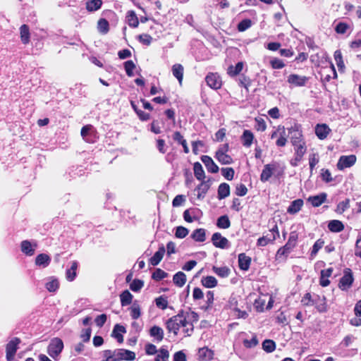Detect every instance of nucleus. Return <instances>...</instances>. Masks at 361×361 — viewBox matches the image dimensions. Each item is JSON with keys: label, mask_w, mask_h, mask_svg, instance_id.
Returning <instances> with one entry per match:
<instances>
[{"label": "nucleus", "mask_w": 361, "mask_h": 361, "mask_svg": "<svg viewBox=\"0 0 361 361\" xmlns=\"http://www.w3.org/2000/svg\"><path fill=\"white\" fill-rule=\"evenodd\" d=\"M196 212L197 210L195 209H189L185 210L183 215L184 220L188 223H192L194 221H197L198 217L196 215Z\"/></svg>", "instance_id": "33"}, {"label": "nucleus", "mask_w": 361, "mask_h": 361, "mask_svg": "<svg viewBox=\"0 0 361 361\" xmlns=\"http://www.w3.org/2000/svg\"><path fill=\"white\" fill-rule=\"evenodd\" d=\"M240 139L244 147H250L253 142L254 135L250 130H245Z\"/></svg>", "instance_id": "23"}, {"label": "nucleus", "mask_w": 361, "mask_h": 361, "mask_svg": "<svg viewBox=\"0 0 361 361\" xmlns=\"http://www.w3.org/2000/svg\"><path fill=\"white\" fill-rule=\"evenodd\" d=\"M202 285L207 288H212L217 286V280L214 276H207L201 279Z\"/></svg>", "instance_id": "31"}, {"label": "nucleus", "mask_w": 361, "mask_h": 361, "mask_svg": "<svg viewBox=\"0 0 361 361\" xmlns=\"http://www.w3.org/2000/svg\"><path fill=\"white\" fill-rule=\"evenodd\" d=\"M348 28H349V25L347 23L340 22L336 25V26L335 27V31L338 34H345L347 32Z\"/></svg>", "instance_id": "64"}, {"label": "nucleus", "mask_w": 361, "mask_h": 361, "mask_svg": "<svg viewBox=\"0 0 361 361\" xmlns=\"http://www.w3.org/2000/svg\"><path fill=\"white\" fill-rule=\"evenodd\" d=\"M205 81L207 85L214 90H219L222 85L221 77L217 73H209L205 78Z\"/></svg>", "instance_id": "9"}, {"label": "nucleus", "mask_w": 361, "mask_h": 361, "mask_svg": "<svg viewBox=\"0 0 361 361\" xmlns=\"http://www.w3.org/2000/svg\"><path fill=\"white\" fill-rule=\"evenodd\" d=\"M279 237V231L276 224L269 230V233L259 238L257 241V245L264 247L269 243H273Z\"/></svg>", "instance_id": "4"}, {"label": "nucleus", "mask_w": 361, "mask_h": 361, "mask_svg": "<svg viewBox=\"0 0 361 361\" xmlns=\"http://www.w3.org/2000/svg\"><path fill=\"white\" fill-rule=\"evenodd\" d=\"M303 205V200L302 199H297L291 202L290 204L287 209V212L290 214H295L298 213Z\"/></svg>", "instance_id": "26"}, {"label": "nucleus", "mask_w": 361, "mask_h": 361, "mask_svg": "<svg viewBox=\"0 0 361 361\" xmlns=\"http://www.w3.org/2000/svg\"><path fill=\"white\" fill-rule=\"evenodd\" d=\"M222 176L228 180L233 179L235 171L233 168H222L221 169Z\"/></svg>", "instance_id": "56"}, {"label": "nucleus", "mask_w": 361, "mask_h": 361, "mask_svg": "<svg viewBox=\"0 0 361 361\" xmlns=\"http://www.w3.org/2000/svg\"><path fill=\"white\" fill-rule=\"evenodd\" d=\"M356 159V156L354 154L343 155L340 157L338 161L336 164L337 169L341 171L344 169L350 168L355 164Z\"/></svg>", "instance_id": "8"}, {"label": "nucleus", "mask_w": 361, "mask_h": 361, "mask_svg": "<svg viewBox=\"0 0 361 361\" xmlns=\"http://www.w3.org/2000/svg\"><path fill=\"white\" fill-rule=\"evenodd\" d=\"M172 73L175 78L181 83L183 77V67L179 63H176L172 67Z\"/></svg>", "instance_id": "40"}, {"label": "nucleus", "mask_w": 361, "mask_h": 361, "mask_svg": "<svg viewBox=\"0 0 361 361\" xmlns=\"http://www.w3.org/2000/svg\"><path fill=\"white\" fill-rule=\"evenodd\" d=\"M51 262L50 257L44 253L38 255L35 258V264L39 267L45 268Z\"/></svg>", "instance_id": "21"}, {"label": "nucleus", "mask_w": 361, "mask_h": 361, "mask_svg": "<svg viewBox=\"0 0 361 361\" xmlns=\"http://www.w3.org/2000/svg\"><path fill=\"white\" fill-rule=\"evenodd\" d=\"M262 348L267 353H272L276 348V343L272 340L267 339L262 343Z\"/></svg>", "instance_id": "50"}, {"label": "nucleus", "mask_w": 361, "mask_h": 361, "mask_svg": "<svg viewBox=\"0 0 361 361\" xmlns=\"http://www.w3.org/2000/svg\"><path fill=\"white\" fill-rule=\"evenodd\" d=\"M20 343V339L14 338L10 341L6 346V357L7 361H12L18 350V345Z\"/></svg>", "instance_id": "7"}, {"label": "nucleus", "mask_w": 361, "mask_h": 361, "mask_svg": "<svg viewBox=\"0 0 361 361\" xmlns=\"http://www.w3.org/2000/svg\"><path fill=\"white\" fill-rule=\"evenodd\" d=\"M97 28L99 32L106 34L109 30V22L104 18L99 19L97 23Z\"/></svg>", "instance_id": "46"}, {"label": "nucleus", "mask_w": 361, "mask_h": 361, "mask_svg": "<svg viewBox=\"0 0 361 361\" xmlns=\"http://www.w3.org/2000/svg\"><path fill=\"white\" fill-rule=\"evenodd\" d=\"M149 334L151 337L154 338L157 342H161L164 339V330L158 326H153L149 329Z\"/></svg>", "instance_id": "16"}, {"label": "nucleus", "mask_w": 361, "mask_h": 361, "mask_svg": "<svg viewBox=\"0 0 361 361\" xmlns=\"http://www.w3.org/2000/svg\"><path fill=\"white\" fill-rule=\"evenodd\" d=\"M354 278L350 269H344L343 276L341 278L338 283V288L341 290L347 291L353 285Z\"/></svg>", "instance_id": "5"}, {"label": "nucleus", "mask_w": 361, "mask_h": 361, "mask_svg": "<svg viewBox=\"0 0 361 361\" xmlns=\"http://www.w3.org/2000/svg\"><path fill=\"white\" fill-rule=\"evenodd\" d=\"M252 25V21L250 19L246 18L241 20L238 25V30L239 32H244Z\"/></svg>", "instance_id": "55"}, {"label": "nucleus", "mask_w": 361, "mask_h": 361, "mask_svg": "<svg viewBox=\"0 0 361 361\" xmlns=\"http://www.w3.org/2000/svg\"><path fill=\"white\" fill-rule=\"evenodd\" d=\"M270 64L274 69H281L285 66L284 62L278 58H274L270 61Z\"/></svg>", "instance_id": "63"}, {"label": "nucleus", "mask_w": 361, "mask_h": 361, "mask_svg": "<svg viewBox=\"0 0 361 361\" xmlns=\"http://www.w3.org/2000/svg\"><path fill=\"white\" fill-rule=\"evenodd\" d=\"M102 5V0H90L86 2V8L88 11L93 12L99 10Z\"/></svg>", "instance_id": "41"}, {"label": "nucleus", "mask_w": 361, "mask_h": 361, "mask_svg": "<svg viewBox=\"0 0 361 361\" xmlns=\"http://www.w3.org/2000/svg\"><path fill=\"white\" fill-rule=\"evenodd\" d=\"M194 175L195 178L199 180H204L205 178V173L203 168L200 162H195L193 165Z\"/></svg>", "instance_id": "36"}, {"label": "nucleus", "mask_w": 361, "mask_h": 361, "mask_svg": "<svg viewBox=\"0 0 361 361\" xmlns=\"http://www.w3.org/2000/svg\"><path fill=\"white\" fill-rule=\"evenodd\" d=\"M130 27H137L139 25L138 18L133 11H129L126 16Z\"/></svg>", "instance_id": "42"}, {"label": "nucleus", "mask_w": 361, "mask_h": 361, "mask_svg": "<svg viewBox=\"0 0 361 361\" xmlns=\"http://www.w3.org/2000/svg\"><path fill=\"white\" fill-rule=\"evenodd\" d=\"M133 297V295L128 290L123 291L120 295L121 306L124 307L130 305L132 302Z\"/></svg>", "instance_id": "38"}, {"label": "nucleus", "mask_w": 361, "mask_h": 361, "mask_svg": "<svg viewBox=\"0 0 361 361\" xmlns=\"http://www.w3.org/2000/svg\"><path fill=\"white\" fill-rule=\"evenodd\" d=\"M305 154V153H302L300 150L298 152H294V157L290 161V165L294 167L297 166Z\"/></svg>", "instance_id": "60"}, {"label": "nucleus", "mask_w": 361, "mask_h": 361, "mask_svg": "<svg viewBox=\"0 0 361 361\" xmlns=\"http://www.w3.org/2000/svg\"><path fill=\"white\" fill-rule=\"evenodd\" d=\"M37 247V243H32L30 241L25 240L20 243V249L22 252L27 256H32L35 254V248Z\"/></svg>", "instance_id": "12"}, {"label": "nucleus", "mask_w": 361, "mask_h": 361, "mask_svg": "<svg viewBox=\"0 0 361 361\" xmlns=\"http://www.w3.org/2000/svg\"><path fill=\"white\" fill-rule=\"evenodd\" d=\"M291 249H290L286 245L281 247H280L276 254V260H284L288 257V254L291 252Z\"/></svg>", "instance_id": "39"}, {"label": "nucleus", "mask_w": 361, "mask_h": 361, "mask_svg": "<svg viewBox=\"0 0 361 361\" xmlns=\"http://www.w3.org/2000/svg\"><path fill=\"white\" fill-rule=\"evenodd\" d=\"M324 240L319 238L318 239L312 246V251L310 252V258L313 259L317 255L319 250L324 246Z\"/></svg>", "instance_id": "47"}, {"label": "nucleus", "mask_w": 361, "mask_h": 361, "mask_svg": "<svg viewBox=\"0 0 361 361\" xmlns=\"http://www.w3.org/2000/svg\"><path fill=\"white\" fill-rule=\"evenodd\" d=\"M124 68L128 76L132 77L134 75L133 70L135 68V64L131 60L127 61L124 63Z\"/></svg>", "instance_id": "52"}, {"label": "nucleus", "mask_w": 361, "mask_h": 361, "mask_svg": "<svg viewBox=\"0 0 361 361\" xmlns=\"http://www.w3.org/2000/svg\"><path fill=\"white\" fill-rule=\"evenodd\" d=\"M126 332V328L120 324H116L114 327L112 336L117 340L120 343L123 342V336L122 334Z\"/></svg>", "instance_id": "22"}, {"label": "nucleus", "mask_w": 361, "mask_h": 361, "mask_svg": "<svg viewBox=\"0 0 361 361\" xmlns=\"http://www.w3.org/2000/svg\"><path fill=\"white\" fill-rule=\"evenodd\" d=\"M251 264V258L245 253H240L238 255V265L241 270L247 271L249 269Z\"/></svg>", "instance_id": "20"}, {"label": "nucleus", "mask_w": 361, "mask_h": 361, "mask_svg": "<svg viewBox=\"0 0 361 361\" xmlns=\"http://www.w3.org/2000/svg\"><path fill=\"white\" fill-rule=\"evenodd\" d=\"M328 228L333 233H339L344 229V225L339 220H331L328 224Z\"/></svg>", "instance_id": "28"}, {"label": "nucleus", "mask_w": 361, "mask_h": 361, "mask_svg": "<svg viewBox=\"0 0 361 361\" xmlns=\"http://www.w3.org/2000/svg\"><path fill=\"white\" fill-rule=\"evenodd\" d=\"M214 352L208 348H202L199 350L198 357L202 361H209L213 358Z\"/></svg>", "instance_id": "27"}, {"label": "nucleus", "mask_w": 361, "mask_h": 361, "mask_svg": "<svg viewBox=\"0 0 361 361\" xmlns=\"http://www.w3.org/2000/svg\"><path fill=\"white\" fill-rule=\"evenodd\" d=\"M244 63L242 61L238 62L235 66L231 65L228 66L227 73L231 77H234L238 75L243 70Z\"/></svg>", "instance_id": "30"}, {"label": "nucleus", "mask_w": 361, "mask_h": 361, "mask_svg": "<svg viewBox=\"0 0 361 361\" xmlns=\"http://www.w3.org/2000/svg\"><path fill=\"white\" fill-rule=\"evenodd\" d=\"M190 237L195 242L202 243L206 240V231L204 228H197L193 231Z\"/></svg>", "instance_id": "25"}, {"label": "nucleus", "mask_w": 361, "mask_h": 361, "mask_svg": "<svg viewBox=\"0 0 361 361\" xmlns=\"http://www.w3.org/2000/svg\"><path fill=\"white\" fill-rule=\"evenodd\" d=\"M137 38L140 43L147 46L150 45L152 41V37L148 34L140 35Z\"/></svg>", "instance_id": "59"}, {"label": "nucleus", "mask_w": 361, "mask_h": 361, "mask_svg": "<svg viewBox=\"0 0 361 361\" xmlns=\"http://www.w3.org/2000/svg\"><path fill=\"white\" fill-rule=\"evenodd\" d=\"M63 348V343L61 338H53L47 348L48 354L53 358H56L61 353Z\"/></svg>", "instance_id": "6"}, {"label": "nucleus", "mask_w": 361, "mask_h": 361, "mask_svg": "<svg viewBox=\"0 0 361 361\" xmlns=\"http://www.w3.org/2000/svg\"><path fill=\"white\" fill-rule=\"evenodd\" d=\"M130 316L133 319H138L141 315V310L139 304L137 301L134 302L132 306L130 307Z\"/></svg>", "instance_id": "45"}, {"label": "nucleus", "mask_w": 361, "mask_h": 361, "mask_svg": "<svg viewBox=\"0 0 361 361\" xmlns=\"http://www.w3.org/2000/svg\"><path fill=\"white\" fill-rule=\"evenodd\" d=\"M349 208H350V200L347 198L345 200L340 202L337 204L336 212L338 214H341Z\"/></svg>", "instance_id": "48"}, {"label": "nucleus", "mask_w": 361, "mask_h": 361, "mask_svg": "<svg viewBox=\"0 0 361 361\" xmlns=\"http://www.w3.org/2000/svg\"><path fill=\"white\" fill-rule=\"evenodd\" d=\"M327 197V195L325 192H322L317 195L310 196L308 198V202L311 203V204L317 207L321 206L324 202H326Z\"/></svg>", "instance_id": "18"}, {"label": "nucleus", "mask_w": 361, "mask_h": 361, "mask_svg": "<svg viewBox=\"0 0 361 361\" xmlns=\"http://www.w3.org/2000/svg\"><path fill=\"white\" fill-rule=\"evenodd\" d=\"M78 268V262L76 261H73L71 262V266L69 269H68L66 271V277L68 281H73L76 276V270Z\"/></svg>", "instance_id": "32"}, {"label": "nucleus", "mask_w": 361, "mask_h": 361, "mask_svg": "<svg viewBox=\"0 0 361 361\" xmlns=\"http://www.w3.org/2000/svg\"><path fill=\"white\" fill-rule=\"evenodd\" d=\"M155 303L157 307L161 310H165L168 307V300L164 296H159V298H156Z\"/></svg>", "instance_id": "61"}, {"label": "nucleus", "mask_w": 361, "mask_h": 361, "mask_svg": "<svg viewBox=\"0 0 361 361\" xmlns=\"http://www.w3.org/2000/svg\"><path fill=\"white\" fill-rule=\"evenodd\" d=\"M334 59L339 71H342L345 68V65L343 61V56L340 50H336L334 52Z\"/></svg>", "instance_id": "51"}, {"label": "nucleus", "mask_w": 361, "mask_h": 361, "mask_svg": "<svg viewBox=\"0 0 361 361\" xmlns=\"http://www.w3.org/2000/svg\"><path fill=\"white\" fill-rule=\"evenodd\" d=\"M173 281L176 286L183 287L186 282V275L182 271H178L174 274Z\"/></svg>", "instance_id": "35"}, {"label": "nucleus", "mask_w": 361, "mask_h": 361, "mask_svg": "<svg viewBox=\"0 0 361 361\" xmlns=\"http://www.w3.org/2000/svg\"><path fill=\"white\" fill-rule=\"evenodd\" d=\"M288 130L289 133H293L290 137V142L294 147V152L300 150L302 153H306V143L303 139L302 131L298 129V126L295 125L288 128Z\"/></svg>", "instance_id": "3"}, {"label": "nucleus", "mask_w": 361, "mask_h": 361, "mask_svg": "<svg viewBox=\"0 0 361 361\" xmlns=\"http://www.w3.org/2000/svg\"><path fill=\"white\" fill-rule=\"evenodd\" d=\"M279 130L281 131V135H279V139L276 142V145L278 147H284L287 143L286 128L283 126H279Z\"/></svg>", "instance_id": "44"}, {"label": "nucleus", "mask_w": 361, "mask_h": 361, "mask_svg": "<svg viewBox=\"0 0 361 361\" xmlns=\"http://www.w3.org/2000/svg\"><path fill=\"white\" fill-rule=\"evenodd\" d=\"M144 286V282L140 279H135L130 285V289L134 292L139 291Z\"/></svg>", "instance_id": "62"}, {"label": "nucleus", "mask_w": 361, "mask_h": 361, "mask_svg": "<svg viewBox=\"0 0 361 361\" xmlns=\"http://www.w3.org/2000/svg\"><path fill=\"white\" fill-rule=\"evenodd\" d=\"M212 242L216 247L225 249L229 247L228 240L222 236L220 233H214L212 236Z\"/></svg>", "instance_id": "10"}, {"label": "nucleus", "mask_w": 361, "mask_h": 361, "mask_svg": "<svg viewBox=\"0 0 361 361\" xmlns=\"http://www.w3.org/2000/svg\"><path fill=\"white\" fill-rule=\"evenodd\" d=\"M46 288L49 292H55L59 287V281L56 279H52L45 285Z\"/></svg>", "instance_id": "54"}, {"label": "nucleus", "mask_w": 361, "mask_h": 361, "mask_svg": "<svg viewBox=\"0 0 361 361\" xmlns=\"http://www.w3.org/2000/svg\"><path fill=\"white\" fill-rule=\"evenodd\" d=\"M215 158L222 164H230L233 162L231 156L221 152H216Z\"/></svg>", "instance_id": "37"}, {"label": "nucleus", "mask_w": 361, "mask_h": 361, "mask_svg": "<svg viewBox=\"0 0 361 361\" xmlns=\"http://www.w3.org/2000/svg\"><path fill=\"white\" fill-rule=\"evenodd\" d=\"M298 238V235L295 231L290 232L288 242L286 243V245L288 246L290 249L293 250L296 245Z\"/></svg>", "instance_id": "49"}, {"label": "nucleus", "mask_w": 361, "mask_h": 361, "mask_svg": "<svg viewBox=\"0 0 361 361\" xmlns=\"http://www.w3.org/2000/svg\"><path fill=\"white\" fill-rule=\"evenodd\" d=\"M209 188H210L209 180H207V181L202 180L201 183L199 184L195 190V191L197 192V199H199V200L204 199L207 191L209 190Z\"/></svg>", "instance_id": "14"}, {"label": "nucleus", "mask_w": 361, "mask_h": 361, "mask_svg": "<svg viewBox=\"0 0 361 361\" xmlns=\"http://www.w3.org/2000/svg\"><path fill=\"white\" fill-rule=\"evenodd\" d=\"M275 170V166L273 164H266L260 175V180L265 183L269 180L271 177L274 171Z\"/></svg>", "instance_id": "19"}, {"label": "nucleus", "mask_w": 361, "mask_h": 361, "mask_svg": "<svg viewBox=\"0 0 361 361\" xmlns=\"http://www.w3.org/2000/svg\"><path fill=\"white\" fill-rule=\"evenodd\" d=\"M216 226L219 228L226 229L231 226V221L227 215H223L218 218Z\"/></svg>", "instance_id": "43"}, {"label": "nucleus", "mask_w": 361, "mask_h": 361, "mask_svg": "<svg viewBox=\"0 0 361 361\" xmlns=\"http://www.w3.org/2000/svg\"><path fill=\"white\" fill-rule=\"evenodd\" d=\"M189 233V230L183 226H177L176 228L175 236L178 238H184Z\"/></svg>", "instance_id": "53"}, {"label": "nucleus", "mask_w": 361, "mask_h": 361, "mask_svg": "<svg viewBox=\"0 0 361 361\" xmlns=\"http://www.w3.org/2000/svg\"><path fill=\"white\" fill-rule=\"evenodd\" d=\"M20 39L24 44H27L30 42V34L29 27L24 24L20 27Z\"/></svg>", "instance_id": "29"}, {"label": "nucleus", "mask_w": 361, "mask_h": 361, "mask_svg": "<svg viewBox=\"0 0 361 361\" xmlns=\"http://www.w3.org/2000/svg\"><path fill=\"white\" fill-rule=\"evenodd\" d=\"M166 252V249L164 245L159 246V250L154 253V255L149 259V264L152 266L158 265L161 261L164 254Z\"/></svg>", "instance_id": "15"}, {"label": "nucleus", "mask_w": 361, "mask_h": 361, "mask_svg": "<svg viewBox=\"0 0 361 361\" xmlns=\"http://www.w3.org/2000/svg\"><path fill=\"white\" fill-rule=\"evenodd\" d=\"M219 200H223L230 195V186L226 183H221L217 190Z\"/></svg>", "instance_id": "24"}, {"label": "nucleus", "mask_w": 361, "mask_h": 361, "mask_svg": "<svg viewBox=\"0 0 361 361\" xmlns=\"http://www.w3.org/2000/svg\"><path fill=\"white\" fill-rule=\"evenodd\" d=\"M169 357V351L165 348H161L155 357V361H168Z\"/></svg>", "instance_id": "57"}, {"label": "nucleus", "mask_w": 361, "mask_h": 361, "mask_svg": "<svg viewBox=\"0 0 361 361\" xmlns=\"http://www.w3.org/2000/svg\"><path fill=\"white\" fill-rule=\"evenodd\" d=\"M331 130L326 124H317L315 127V134L320 140H324Z\"/></svg>", "instance_id": "17"}, {"label": "nucleus", "mask_w": 361, "mask_h": 361, "mask_svg": "<svg viewBox=\"0 0 361 361\" xmlns=\"http://www.w3.org/2000/svg\"><path fill=\"white\" fill-rule=\"evenodd\" d=\"M212 271L219 277L226 278L231 274V269L228 267H216L213 266Z\"/></svg>", "instance_id": "34"}, {"label": "nucleus", "mask_w": 361, "mask_h": 361, "mask_svg": "<svg viewBox=\"0 0 361 361\" xmlns=\"http://www.w3.org/2000/svg\"><path fill=\"white\" fill-rule=\"evenodd\" d=\"M166 328L169 333H173L177 336L180 328H183L185 336H190L194 331V326L190 321H183L171 317L165 323Z\"/></svg>", "instance_id": "1"}, {"label": "nucleus", "mask_w": 361, "mask_h": 361, "mask_svg": "<svg viewBox=\"0 0 361 361\" xmlns=\"http://www.w3.org/2000/svg\"><path fill=\"white\" fill-rule=\"evenodd\" d=\"M288 82L295 87H303L308 81V78L306 76H301L297 74H290L288 77Z\"/></svg>", "instance_id": "11"}, {"label": "nucleus", "mask_w": 361, "mask_h": 361, "mask_svg": "<svg viewBox=\"0 0 361 361\" xmlns=\"http://www.w3.org/2000/svg\"><path fill=\"white\" fill-rule=\"evenodd\" d=\"M168 276V274L161 269H157L152 274V278L155 281H160Z\"/></svg>", "instance_id": "58"}, {"label": "nucleus", "mask_w": 361, "mask_h": 361, "mask_svg": "<svg viewBox=\"0 0 361 361\" xmlns=\"http://www.w3.org/2000/svg\"><path fill=\"white\" fill-rule=\"evenodd\" d=\"M104 361H121L129 360L132 361L135 359V353L126 349H116L114 351L106 350L104 351Z\"/></svg>", "instance_id": "2"}, {"label": "nucleus", "mask_w": 361, "mask_h": 361, "mask_svg": "<svg viewBox=\"0 0 361 361\" xmlns=\"http://www.w3.org/2000/svg\"><path fill=\"white\" fill-rule=\"evenodd\" d=\"M201 161L204 164L208 172L215 173L219 171V166L214 163L209 156L202 155L201 157Z\"/></svg>", "instance_id": "13"}]
</instances>
